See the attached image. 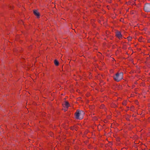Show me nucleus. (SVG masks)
Wrapping results in <instances>:
<instances>
[{
    "label": "nucleus",
    "mask_w": 150,
    "mask_h": 150,
    "mask_svg": "<svg viewBox=\"0 0 150 150\" xmlns=\"http://www.w3.org/2000/svg\"><path fill=\"white\" fill-rule=\"evenodd\" d=\"M142 38L141 37H139V39H138V40L140 42H141L142 41Z\"/></svg>",
    "instance_id": "obj_11"
},
{
    "label": "nucleus",
    "mask_w": 150,
    "mask_h": 150,
    "mask_svg": "<svg viewBox=\"0 0 150 150\" xmlns=\"http://www.w3.org/2000/svg\"><path fill=\"white\" fill-rule=\"evenodd\" d=\"M148 0L150 1V0Z\"/></svg>",
    "instance_id": "obj_18"
},
{
    "label": "nucleus",
    "mask_w": 150,
    "mask_h": 150,
    "mask_svg": "<svg viewBox=\"0 0 150 150\" xmlns=\"http://www.w3.org/2000/svg\"><path fill=\"white\" fill-rule=\"evenodd\" d=\"M123 72H118L113 76V79L115 81L119 82L123 79Z\"/></svg>",
    "instance_id": "obj_1"
},
{
    "label": "nucleus",
    "mask_w": 150,
    "mask_h": 150,
    "mask_svg": "<svg viewBox=\"0 0 150 150\" xmlns=\"http://www.w3.org/2000/svg\"><path fill=\"white\" fill-rule=\"evenodd\" d=\"M69 149L68 148H66V150H68Z\"/></svg>",
    "instance_id": "obj_15"
},
{
    "label": "nucleus",
    "mask_w": 150,
    "mask_h": 150,
    "mask_svg": "<svg viewBox=\"0 0 150 150\" xmlns=\"http://www.w3.org/2000/svg\"><path fill=\"white\" fill-rule=\"evenodd\" d=\"M63 105H64V106L66 107L67 108L66 110H65V111H67V109L69 106V102L67 101H65L64 104Z\"/></svg>",
    "instance_id": "obj_6"
},
{
    "label": "nucleus",
    "mask_w": 150,
    "mask_h": 150,
    "mask_svg": "<svg viewBox=\"0 0 150 150\" xmlns=\"http://www.w3.org/2000/svg\"><path fill=\"white\" fill-rule=\"evenodd\" d=\"M127 39L128 41H132V38L131 37L129 36L127 37Z\"/></svg>",
    "instance_id": "obj_9"
},
{
    "label": "nucleus",
    "mask_w": 150,
    "mask_h": 150,
    "mask_svg": "<svg viewBox=\"0 0 150 150\" xmlns=\"http://www.w3.org/2000/svg\"><path fill=\"white\" fill-rule=\"evenodd\" d=\"M144 11L146 12H150V3H146L144 7Z\"/></svg>",
    "instance_id": "obj_3"
},
{
    "label": "nucleus",
    "mask_w": 150,
    "mask_h": 150,
    "mask_svg": "<svg viewBox=\"0 0 150 150\" xmlns=\"http://www.w3.org/2000/svg\"><path fill=\"white\" fill-rule=\"evenodd\" d=\"M9 7L10 8V9H13V7L11 6H9Z\"/></svg>",
    "instance_id": "obj_12"
},
{
    "label": "nucleus",
    "mask_w": 150,
    "mask_h": 150,
    "mask_svg": "<svg viewBox=\"0 0 150 150\" xmlns=\"http://www.w3.org/2000/svg\"><path fill=\"white\" fill-rule=\"evenodd\" d=\"M127 110H125L126 111H127V110H129V107H128V106H127Z\"/></svg>",
    "instance_id": "obj_13"
},
{
    "label": "nucleus",
    "mask_w": 150,
    "mask_h": 150,
    "mask_svg": "<svg viewBox=\"0 0 150 150\" xmlns=\"http://www.w3.org/2000/svg\"><path fill=\"white\" fill-rule=\"evenodd\" d=\"M54 63L55 64V65L56 66H58L59 65V63L58 61L55 59L54 61Z\"/></svg>",
    "instance_id": "obj_7"
},
{
    "label": "nucleus",
    "mask_w": 150,
    "mask_h": 150,
    "mask_svg": "<svg viewBox=\"0 0 150 150\" xmlns=\"http://www.w3.org/2000/svg\"><path fill=\"white\" fill-rule=\"evenodd\" d=\"M73 129V128H71V129Z\"/></svg>",
    "instance_id": "obj_17"
},
{
    "label": "nucleus",
    "mask_w": 150,
    "mask_h": 150,
    "mask_svg": "<svg viewBox=\"0 0 150 150\" xmlns=\"http://www.w3.org/2000/svg\"><path fill=\"white\" fill-rule=\"evenodd\" d=\"M33 12L34 14L37 17L39 18L40 16V14L39 12L36 10H33Z\"/></svg>",
    "instance_id": "obj_5"
},
{
    "label": "nucleus",
    "mask_w": 150,
    "mask_h": 150,
    "mask_svg": "<svg viewBox=\"0 0 150 150\" xmlns=\"http://www.w3.org/2000/svg\"><path fill=\"white\" fill-rule=\"evenodd\" d=\"M115 35L119 39H122V35L120 32L117 31L115 32Z\"/></svg>",
    "instance_id": "obj_4"
},
{
    "label": "nucleus",
    "mask_w": 150,
    "mask_h": 150,
    "mask_svg": "<svg viewBox=\"0 0 150 150\" xmlns=\"http://www.w3.org/2000/svg\"><path fill=\"white\" fill-rule=\"evenodd\" d=\"M73 129V128H71V129Z\"/></svg>",
    "instance_id": "obj_16"
},
{
    "label": "nucleus",
    "mask_w": 150,
    "mask_h": 150,
    "mask_svg": "<svg viewBox=\"0 0 150 150\" xmlns=\"http://www.w3.org/2000/svg\"><path fill=\"white\" fill-rule=\"evenodd\" d=\"M122 104L124 105H127V101L124 100L122 103Z\"/></svg>",
    "instance_id": "obj_8"
},
{
    "label": "nucleus",
    "mask_w": 150,
    "mask_h": 150,
    "mask_svg": "<svg viewBox=\"0 0 150 150\" xmlns=\"http://www.w3.org/2000/svg\"><path fill=\"white\" fill-rule=\"evenodd\" d=\"M75 118L77 119L81 120L83 118V116L81 115V111L77 110L74 114Z\"/></svg>",
    "instance_id": "obj_2"
},
{
    "label": "nucleus",
    "mask_w": 150,
    "mask_h": 150,
    "mask_svg": "<svg viewBox=\"0 0 150 150\" xmlns=\"http://www.w3.org/2000/svg\"><path fill=\"white\" fill-rule=\"evenodd\" d=\"M134 108V107L133 106H132L130 108V110L131 111H133Z\"/></svg>",
    "instance_id": "obj_10"
},
{
    "label": "nucleus",
    "mask_w": 150,
    "mask_h": 150,
    "mask_svg": "<svg viewBox=\"0 0 150 150\" xmlns=\"http://www.w3.org/2000/svg\"><path fill=\"white\" fill-rule=\"evenodd\" d=\"M104 105H102L100 106V108H103V107H104Z\"/></svg>",
    "instance_id": "obj_14"
}]
</instances>
